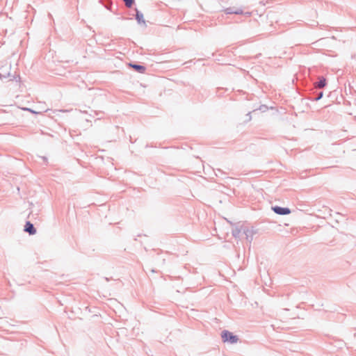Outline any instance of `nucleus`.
Wrapping results in <instances>:
<instances>
[{"instance_id": "f257e3e1", "label": "nucleus", "mask_w": 356, "mask_h": 356, "mask_svg": "<svg viewBox=\"0 0 356 356\" xmlns=\"http://www.w3.org/2000/svg\"><path fill=\"white\" fill-rule=\"evenodd\" d=\"M327 86V79L323 76H318V81L314 82L312 86L308 89L307 99L313 102L320 100L323 97V89Z\"/></svg>"}, {"instance_id": "f03ea898", "label": "nucleus", "mask_w": 356, "mask_h": 356, "mask_svg": "<svg viewBox=\"0 0 356 356\" xmlns=\"http://www.w3.org/2000/svg\"><path fill=\"white\" fill-rule=\"evenodd\" d=\"M10 70H11V65L6 64L0 66V79L3 80V79L10 78L9 81H16L20 80L19 75L15 76H11L10 75Z\"/></svg>"}, {"instance_id": "7ed1b4c3", "label": "nucleus", "mask_w": 356, "mask_h": 356, "mask_svg": "<svg viewBox=\"0 0 356 356\" xmlns=\"http://www.w3.org/2000/svg\"><path fill=\"white\" fill-rule=\"evenodd\" d=\"M220 336L222 342L225 343L235 344L239 340L237 335L227 330H223L220 333Z\"/></svg>"}, {"instance_id": "20e7f679", "label": "nucleus", "mask_w": 356, "mask_h": 356, "mask_svg": "<svg viewBox=\"0 0 356 356\" xmlns=\"http://www.w3.org/2000/svg\"><path fill=\"white\" fill-rule=\"evenodd\" d=\"M243 233L245 235L246 240L251 243L253 240V236L257 233V229L254 227H248L247 226H242Z\"/></svg>"}, {"instance_id": "39448f33", "label": "nucleus", "mask_w": 356, "mask_h": 356, "mask_svg": "<svg viewBox=\"0 0 356 356\" xmlns=\"http://www.w3.org/2000/svg\"><path fill=\"white\" fill-rule=\"evenodd\" d=\"M271 209L275 213L280 216L289 215L291 212L289 207H282L277 205L273 206Z\"/></svg>"}, {"instance_id": "423d86ee", "label": "nucleus", "mask_w": 356, "mask_h": 356, "mask_svg": "<svg viewBox=\"0 0 356 356\" xmlns=\"http://www.w3.org/2000/svg\"><path fill=\"white\" fill-rule=\"evenodd\" d=\"M24 232L28 233L29 235H34L36 234L37 230L35 227L34 225L29 220L26 221V223L24 226Z\"/></svg>"}, {"instance_id": "0eeeda50", "label": "nucleus", "mask_w": 356, "mask_h": 356, "mask_svg": "<svg viewBox=\"0 0 356 356\" xmlns=\"http://www.w3.org/2000/svg\"><path fill=\"white\" fill-rule=\"evenodd\" d=\"M129 65L136 72L143 74L146 71V67L136 63H130Z\"/></svg>"}, {"instance_id": "6e6552de", "label": "nucleus", "mask_w": 356, "mask_h": 356, "mask_svg": "<svg viewBox=\"0 0 356 356\" xmlns=\"http://www.w3.org/2000/svg\"><path fill=\"white\" fill-rule=\"evenodd\" d=\"M136 14H135V19L137 21L138 24H144L146 26L145 20L144 19L143 13L140 11L137 8H135L134 9Z\"/></svg>"}, {"instance_id": "1a4fd4ad", "label": "nucleus", "mask_w": 356, "mask_h": 356, "mask_svg": "<svg viewBox=\"0 0 356 356\" xmlns=\"http://www.w3.org/2000/svg\"><path fill=\"white\" fill-rule=\"evenodd\" d=\"M241 232H243L242 226L240 228L238 227H235L232 229V234L235 238H237L239 237V234Z\"/></svg>"}, {"instance_id": "9d476101", "label": "nucleus", "mask_w": 356, "mask_h": 356, "mask_svg": "<svg viewBox=\"0 0 356 356\" xmlns=\"http://www.w3.org/2000/svg\"><path fill=\"white\" fill-rule=\"evenodd\" d=\"M124 5L128 8H131L135 4V0H123Z\"/></svg>"}, {"instance_id": "9b49d317", "label": "nucleus", "mask_w": 356, "mask_h": 356, "mask_svg": "<svg viewBox=\"0 0 356 356\" xmlns=\"http://www.w3.org/2000/svg\"><path fill=\"white\" fill-rule=\"evenodd\" d=\"M226 15H232L234 13V7H228L222 10Z\"/></svg>"}, {"instance_id": "f8f14e48", "label": "nucleus", "mask_w": 356, "mask_h": 356, "mask_svg": "<svg viewBox=\"0 0 356 356\" xmlns=\"http://www.w3.org/2000/svg\"><path fill=\"white\" fill-rule=\"evenodd\" d=\"M257 110H259L261 112L264 113L268 110V107L265 104H262L258 108L254 109L253 111H256Z\"/></svg>"}, {"instance_id": "ddd939ff", "label": "nucleus", "mask_w": 356, "mask_h": 356, "mask_svg": "<svg viewBox=\"0 0 356 356\" xmlns=\"http://www.w3.org/2000/svg\"><path fill=\"white\" fill-rule=\"evenodd\" d=\"M22 110L23 111H29L33 114H35V115H38V114H41L42 113L41 112H38V111H34L33 109L31 108H27V107H23V108H21Z\"/></svg>"}, {"instance_id": "4468645a", "label": "nucleus", "mask_w": 356, "mask_h": 356, "mask_svg": "<svg viewBox=\"0 0 356 356\" xmlns=\"http://www.w3.org/2000/svg\"><path fill=\"white\" fill-rule=\"evenodd\" d=\"M235 15H243V10L241 8H235L234 7V13Z\"/></svg>"}, {"instance_id": "2eb2a0df", "label": "nucleus", "mask_w": 356, "mask_h": 356, "mask_svg": "<svg viewBox=\"0 0 356 356\" xmlns=\"http://www.w3.org/2000/svg\"><path fill=\"white\" fill-rule=\"evenodd\" d=\"M243 15H245V17H248L252 15V12H243Z\"/></svg>"}, {"instance_id": "dca6fc26", "label": "nucleus", "mask_w": 356, "mask_h": 356, "mask_svg": "<svg viewBox=\"0 0 356 356\" xmlns=\"http://www.w3.org/2000/svg\"><path fill=\"white\" fill-rule=\"evenodd\" d=\"M7 120L8 122H6V124H13V122H12V119H10V118H8Z\"/></svg>"}, {"instance_id": "f3484780", "label": "nucleus", "mask_w": 356, "mask_h": 356, "mask_svg": "<svg viewBox=\"0 0 356 356\" xmlns=\"http://www.w3.org/2000/svg\"><path fill=\"white\" fill-rule=\"evenodd\" d=\"M217 171L218 172V175H224L225 174V172L222 170H221L220 169H217Z\"/></svg>"}, {"instance_id": "a211bd4d", "label": "nucleus", "mask_w": 356, "mask_h": 356, "mask_svg": "<svg viewBox=\"0 0 356 356\" xmlns=\"http://www.w3.org/2000/svg\"><path fill=\"white\" fill-rule=\"evenodd\" d=\"M217 171L218 172V175H224L225 174V172L222 170H221L220 169H217Z\"/></svg>"}, {"instance_id": "6ab92c4d", "label": "nucleus", "mask_w": 356, "mask_h": 356, "mask_svg": "<svg viewBox=\"0 0 356 356\" xmlns=\"http://www.w3.org/2000/svg\"><path fill=\"white\" fill-rule=\"evenodd\" d=\"M250 114H251V113H250V112H249V113L247 114V116H248V120H251V118H252V117H251V115H250Z\"/></svg>"}, {"instance_id": "aec40b11", "label": "nucleus", "mask_w": 356, "mask_h": 356, "mask_svg": "<svg viewBox=\"0 0 356 356\" xmlns=\"http://www.w3.org/2000/svg\"><path fill=\"white\" fill-rule=\"evenodd\" d=\"M3 113L8 115L9 117H12L13 116V113H10L8 112L3 111Z\"/></svg>"}, {"instance_id": "412c9836", "label": "nucleus", "mask_w": 356, "mask_h": 356, "mask_svg": "<svg viewBox=\"0 0 356 356\" xmlns=\"http://www.w3.org/2000/svg\"><path fill=\"white\" fill-rule=\"evenodd\" d=\"M42 159H43L44 161H47V157H45V156H42Z\"/></svg>"}, {"instance_id": "4be33fe9", "label": "nucleus", "mask_w": 356, "mask_h": 356, "mask_svg": "<svg viewBox=\"0 0 356 356\" xmlns=\"http://www.w3.org/2000/svg\"><path fill=\"white\" fill-rule=\"evenodd\" d=\"M105 280H106V281H109V280H110V279H109V278H108V277H105Z\"/></svg>"}, {"instance_id": "5701e85b", "label": "nucleus", "mask_w": 356, "mask_h": 356, "mask_svg": "<svg viewBox=\"0 0 356 356\" xmlns=\"http://www.w3.org/2000/svg\"><path fill=\"white\" fill-rule=\"evenodd\" d=\"M151 271H152V273H154V272H155V270H154V269H152V270H151Z\"/></svg>"}, {"instance_id": "b1692460", "label": "nucleus", "mask_w": 356, "mask_h": 356, "mask_svg": "<svg viewBox=\"0 0 356 356\" xmlns=\"http://www.w3.org/2000/svg\"><path fill=\"white\" fill-rule=\"evenodd\" d=\"M354 337H356V333L354 334Z\"/></svg>"}]
</instances>
